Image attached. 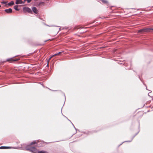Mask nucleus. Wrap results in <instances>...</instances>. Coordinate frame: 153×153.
<instances>
[{"label":"nucleus","mask_w":153,"mask_h":153,"mask_svg":"<svg viewBox=\"0 0 153 153\" xmlns=\"http://www.w3.org/2000/svg\"><path fill=\"white\" fill-rule=\"evenodd\" d=\"M62 53V52H59L56 54H54L52 56V57H54V56H55L56 55H57V56H59V55H61V53Z\"/></svg>","instance_id":"nucleus-10"},{"label":"nucleus","mask_w":153,"mask_h":153,"mask_svg":"<svg viewBox=\"0 0 153 153\" xmlns=\"http://www.w3.org/2000/svg\"><path fill=\"white\" fill-rule=\"evenodd\" d=\"M45 3L43 2H40L39 4V6L44 5Z\"/></svg>","instance_id":"nucleus-13"},{"label":"nucleus","mask_w":153,"mask_h":153,"mask_svg":"<svg viewBox=\"0 0 153 153\" xmlns=\"http://www.w3.org/2000/svg\"><path fill=\"white\" fill-rule=\"evenodd\" d=\"M14 9L17 11H19V9H18V5H16L14 7Z\"/></svg>","instance_id":"nucleus-9"},{"label":"nucleus","mask_w":153,"mask_h":153,"mask_svg":"<svg viewBox=\"0 0 153 153\" xmlns=\"http://www.w3.org/2000/svg\"><path fill=\"white\" fill-rule=\"evenodd\" d=\"M1 3L3 4H6L7 3V2L3 1L1 2Z\"/></svg>","instance_id":"nucleus-16"},{"label":"nucleus","mask_w":153,"mask_h":153,"mask_svg":"<svg viewBox=\"0 0 153 153\" xmlns=\"http://www.w3.org/2000/svg\"><path fill=\"white\" fill-rule=\"evenodd\" d=\"M17 59H13L12 58H11L10 59H7V62H12L13 61H17Z\"/></svg>","instance_id":"nucleus-5"},{"label":"nucleus","mask_w":153,"mask_h":153,"mask_svg":"<svg viewBox=\"0 0 153 153\" xmlns=\"http://www.w3.org/2000/svg\"><path fill=\"white\" fill-rule=\"evenodd\" d=\"M150 30H152L153 31V28H145L142 29H140L138 31L139 33H143L145 32H149Z\"/></svg>","instance_id":"nucleus-2"},{"label":"nucleus","mask_w":153,"mask_h":153,"mask_svg":"<svg viewBox=\"0 0 153 153\" xmlns=\"http://www.w3.org/2000/svg\"><path fill=\"white\" fill-rule=\"evenodd\" d=\"M23 11L24 12H27L29 13H32V11L28 7H25L23 8Z\"/></svg>","instance_id":"nucleus-3"},{"label":"nucleus","mask_w":153,"mask_h":153,"mask_svg":"<svg viewBox=\"0 0 153 153\" xmlns=\"http://www.w3.org/2000/svg\"><path fill=\"white\" fill-rule=\"evenodd\" d=\"M33 11L36 14L38 13V11L37 8L36 7H33L32 8Z\"/></svg>","instance_id":"nucleus-6"},{"label":"nucleus","mask_w":153,"mask_h":153,"mask_svg":"<svg viewBox=\"0 0 153 153\" xmlns=\"http://www.w3.org/2000/svg\"><path fill=\"white\" fill-rule=\"evenodd\" d=\"M24 0V3L26 1H27V2L28 3H30V1H31L32 0Z\"/></svg>","instance_id":"nucleus-14"},{"label":"nucleus","mask_w":153,"mask_h":153,"mask_svg":"<svg viewBox=\"0 0 153 153\" xmlns=\"http://www.w3.org/2000/svg\"><path fill=\"white\" fill-rule=\"evenodd\" d=\"M11 148V147L8 146H1L0 147V149H8Z\"/></svg>","instance_id":"nucleus-8"},{"label":"nucleus","mask_w":153,"mask_h":153,"mask_svg":"<svg viewBox=\"0 0 153 153\" xmlns=\"http://www.w3.org/2000/svg\"><path fill=\"white\" fill-rule=\"evenodd\" d=\"M4 11L7 13H12V10L11 8H9L7 9H5Z\"/></svg>","instance_id":"nucleus-4"},{"label":"nucleus","mask_w":153,"mask_h":153,"mask_svg":"<svg viewBox=\"0 0 153 153\" xmlns=\"http://www.w3.org/2000/svg\"><path fill=\"white\" fill-rule=\"evenodd\" d=\"M101 1L103 3H107V1L106 0H102Z\"/></svg>","instance_id":"nucleus-15"},{"label":"nucleus","mask_w":153,"mask_h":153,"mask_svg":"<svg viewBox=\"0 0 153 153\" xmlns=\"http://www.w3.org/2000/svg\"><path fill=\"white\" fill-rule=\"evenodd\" d=\"M38 153H48V152H47L46 151H38Z\"/></svg>","instance_id":"nucleus-12"},{"label":"nucleus","mask_w":153,"mask_h":153,"mask_svg":"<svg viewBox=\"0 0 153 153\" xmlns=\"http://www.w3.org/2000/svg\"><path fill=\"white\" fill-rule=\"evenodd\" d=\"M1 7V5H0V7Z\"/></svg>","instance_id":"nucleus-18"},{"label":"nucleus","mask_w":153,"mask_h":153,"mask_svg":"<svg viewBox=\"0 0 153 153\" xmlns=\"http://www.w3.org/2000/svg\"><path fill=\"white\" fill-rule=\"evenodd\" d=\"M36 143H37L36 141H33L30 144V145L28 146L27 150L32 152L35 153H38V151L37 149L35 147H32L31 146L33 144H36Z\"/></svg>","instance_id":"nucleus-1"},{"label":"nucleus","mask_w":153,"mask_h":153,"mask_svg":"<svg viewBox=\"0 0 153 153\" xmlns=\"http://www.w3.org/2000/svg\"><path fill=\"white\" fill-rule=\"evenodd\" d=\"M52 57V56L51 57H50L49 58V59L48 60V65H48V63H49V61L51 59V58H52V57Z\"/></svg>","instance_id":"nucleus-17"},{"label":"nucleus","mask_w":153,"mask_h":153,"mask_svg":"<svg viewBox=\"0 0 153 153\" xmlns=\"http://www.w3.org/2000/svg\"><path fill=\"white\" fill-rule=\"evenodd\" d=\"M14 4V3L13 1H12L10 2L8 4V5L9 6H11L13 5Z\"/></svg>","instance_id":"nucleus-11"},{"label":"nucleus","mask_w":153,"mask_h":153,"mask_svg":"<svg viewBox=\"0 0 153 153\" xmlns=\"http://www.w3.org/2000/svg\"><path fill=\"white\" fill-rule=\"evenodd\" d=\"M24 3V2H23L22 0H16V4H19Z\"/></svg>","instance_id":"nucleus-7"}]
</instances>
